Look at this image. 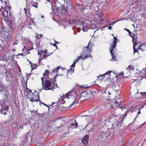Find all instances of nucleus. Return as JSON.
<instances>
[{"label": "nucleus", "instance_id": "nucleus-21", "mask_svg": "<svg viewBox=\"0 0 146 146\" xmlns=\"http://www.w3.org/2000/svg\"><path fill=\"white\" fill-rule=\"evenodd\" d=\"M28 24L30 25H35V23L34 21V19L33 18H31L30 19V22L28 23Z\"/></svg>", "mask_w": 146, "mask_h": 146}, {"label": "nucleus", "instance_id": "nucleus-56", "mask_svg": "<svg viewBox=\"0 0 146 146\" xmlns=\"http://www.w3.org/2000/svg\"><path fill=\"white\" fill-rule=\"evenodd\" d=\"M108 29H109V30H111V26L109 27Z\"/></svg>", "mask_w": 146, "mask_h": 146}, {"label": "nucleus", "instance_id": "nucleus-7", "mask_svg": "<svg viewBox=\"0 0 146 146\" xmlns=\"http://www.w3.org/2000/svg\"><path fill=\"white\" fill-rule=\"evenodd\" d=\"M47 50H45L44 51L43 50H40L38 52V54L40 55V56H43V57H42L41 60H42L43 59L47 58V57L50 55V54L46 55V54L47 53Z\"/></svg>", "mask_w": 146, "mask_h": 146}, {"label": "nucleus", "instance_id": "nucleus-63", "mask_svg": "<svg viewBox=\"0 0 146 146\" xmlns=\"http://www.w3.org/2000/svg\"><path fill=\"white\" fill-rule=\"evenodd\" d=\"M39 35L40 37H42V34Z\"/></svg>", "mask_w": 146, "mask_h": 146}, {"label": "nucleus", "instance_id": "nucleus-39", "mask_svg": "<svg viewBox=\"0 0 146 146\" xmlns=\"http://www.w3.org/2000/svg\"><path fill=\"white\" fill-rule=\"evenodd\" d=\"M82 24L83 27H87V24L85 22H82Z\"/></svg>", "mask_w": 146, "mask_h": 146}, {"label": "nucleus", "instance_id": "nucleus-6", "mask_svg": "<svg viewBox=\"0 0 146 146\" xmlns=\"http://www.w3.org/2000/svg\"><path fill=\"white\" fill-rule=\"evenodd\" d=\"M92 46L90 44V42H89L87 46L84 47L83 49V51L85 53H88V54H90V53L92 51Z\"/></svg>", "mask_w": 146, "mask_h": 146}, {"label": "nucleus", "instance_id": "nucleus-20", "mask_svg": "<svg viewBox=\"0 0 146 146\" xmlns=\"http://www.w3.org/2000/svg\"><path fill=\"white\" fill-rule=\"evenodd\" d=\"M31 4L33 6L36 7V8H38V3L37 2H33L32 1L31 3Z\"/></svg>", "mask_w": 146, "mask_h": 146}, {"label": "nucleus", "instance_id": "nucleus-4", "mask_svg": "<svg viewBox=\"0 0 146 146\" xmlns=\"http://www.w3.org/2000/svg\"><path fill=\"white\" fill-rule=\"evenodd\" d=\"M35 94V93H32V94L31 97L30 96L28 95V97L30 99V100L32 102H36L38 101L41 102L39 98L38 93H37V94Z\"/></svg>", "mask_w": 146, "mask_h": 146}, {"label": "nucleus", "instance_id": "nucleus-52", "mask_svg": "<svg viewBox=\"0 0 146 146\" xmlns=\"http://www.w3.org/2000/svg\"><path fill=\"white\" fill-rule=\"evenodd\" d=\"M54 43L55 44H58V43L57 41H56V40H54Z\"/></svg>", "mask_w": 146, "mask_h": 146}, {"label": "nucleus", "instance_id": "nucleus-60", "mask_svg": "<svg viewBox=\"0 0 146 146\" xmlns=\"http://www.w3.org/2000/svg\"><path fill=\"white\" fill-rule=\"evenodd\" d=\"M54 46L56 47V48L57 47V46L55 44H54Z\"/></svg>", "mask_w": 146, "mask_h": 146}, {"label": "nucleus", "instance_id": "nucleus-35", "mask_svg": "<svg viewBox=\"0 0 146 146\" xmlns=\"http://www.w3.org/2000/svg\"><path fill=\"white\" fill-rule=\"evenodd\" d=\"M27 92L28 94H29L28 95L29 96V95L30 94V93H32V94L33 93L31 92V90L30 89H27Z\"/></svg>", "mask_w": 146, "mask_h": 146}, {"label": "nucleus", "instance_id": "nucleus-61", "mask_svg": "<svg viewBox=\"0 0 146 146\" xmlns=\"http://www.w3.org/2000/svg\"><path fill=\"white\" fill-rule=\"evenodd\" d=\"M126 115H127V114H126L124 116V117H123V120L124 119V118H125V117H126Z\"/></svg>", "mask_w": 146, "mask_h": 146}, {"label": "nucleus", "instance_id": "nucleus-51", "mask_svg": "<svg viewBox=\"0 0 146 146\" xmlns=\"http://www.w3.org/2000/svg\"><path fill=\"white\" fill-rule=\"evenodd\" d=\"M66 3H67L69 1V0H63Z\"/></svg>", "mask_w": 146, "mask_h": 146}, {"label": "nucleus", "instance_id": "nucleus-18", "mask_svg": "<svg viewBox=\"0 0 146 146\" xmlns=\"http://www.w3.org/2000/svg\"><path fill=\"white\" fill-rule=\"evenodd\" d=\"M6 86L5 85L3 84L1 81H0V93L3 91V90L6 89Z\"/></svg>", "mask_w": 146, "mask_h": 146}, {"label": "nucleus", "instance_id": "nucleus-46", "mask_svg": "<svg viewBox=\"0 0 146 146\" xmlns=\"http://www.w3.org/2000/svg\"><path fill=\"white\" fill-rule=\"evenodd\" d=\"M110 119H108L106 120V123L107 122H110Z\"/></svg>", "mask_w": 146, "mask_h": 146}, {"label": "nucleus", "instance_id": "nucleus-17", "mask_svg": "<svg viewBox=\"0 0 146 146\" xmlns=\"http://www.w3.org/2000/svg\"><path fill=\"white\" fill-rule=\"evenodd\" d=\"M105 134L104 132H100L98 133V138L100 140H102L104 137V135Z\"/></svg>", "mask_w": 146, "mask_h": 146}, {"label": "nucleus", "instance_id": "nucleus-43", "mask_svg": "<svg viewBox=\"0 0 146 146\" xmlns=\"http://www.w3.org/2000/svg\"><path fill=\"white\" fill-rule=\"evenodd\" d=\"M105 74H102V75H100L99 77H98V76H97V77H98H98L99 78V77H103H103H104L105 76Z\"/></svg>", "mask_w": 146, "mask_h": 146}, {"label": "nucleus", "instance_id": "nucleus-37", "mask_svg": "<svg viewBox=\"0 0 146 146\" xmlns=\"http://www.w3.org/2000/svg\"><path fill=\"white\" fill-rule=\"evenodd\" d=\"M140 94H141V95L142 96H144L146 95V92H141L140 93Z\"/></svg>", "mask_w": 146, "mask_h": 146}, {"label": "nucleus", "instance_id": "nucleus-32", "mask_svg": "<svg viewBox=\"0 0 146 146\" xmlns=\"http://www.w3.org/2000/svg\"><path fill=\"white\" fill-rule=\"evenodd\" d=\"M133 38H133L132 42L136 41H137V37H135L134 36H133Z\"/></svg>", "mask_w": 146, "mask_h": 146}, {"label": "nucleus", "instance_id": "nucleus-28", "mask_svg": "<svg viewBox=\"0 0 146 146\" xmlns=\"http://www.w3.org/2000/svg\"><path fill=\"white\" fill-rule=\"evenodd\" d=\"M88 29L87 27H83V31L84 32H86L87 31V30Z\"/></svg>", "mask_w": 146, "mask_h": 146}, {"label": "nucleus", "instance_id": "nucleus-44", "mask_svg": "<svg viewBox=\"0 0 146 146\" xmlns=\"http://www.w3.org/2000/svg\"><path fill=\"white\" fill-rule=\"evenodd\" d=\"M110 97H111V95H109H109H108V96L107 97V99L108 100H109L110 99Z\"/></svg>", "mask_w": 146, "mask_h": 146}, {"label": "nucleus", "instance_id": "nucleus-50", "mask_svg": "<svg viewBox=\"0 0 146 146\" xmlns=\"http://www.w3.org/2000/svg\"><path fill=\"white\" fill-rule=\"evenodd\" d=\"M108 92V95L109 96V95H111V92L109 91Z\"/></svg>", "mask_w": 146, "mask_h": 146}, {"label": "nucleus", "instance_id": "nucleus-8", "mask_svg": "<svg viewBox=\"0 0 146 146\" xmlns=\"http://www.w3.org/2000/svg\"><path fill=\"white\" fill-rule=\"evenodd\" d=\"M7 23L8 26L7 27V29L8 28L11 29V30H9L8 31H11V30H14L15 27L14 22H12L11 21H8Z\"/></svg>", "mask_w": 146, "mask_h": 146}, {"label": "nucleus", "instance_id": "nucleus-62", "mask_svg": "<svg viewBox=\"0 0 146 146\" xmlns=\"http://www.w3.org/2000/svg\"><path fill=\"white\" fill-rule=\"evenodd\" d=\"M55 103V102H52V105H54Z\"/></svg>", "mask_w": 146, "mask_h": 146}, {"label": "nucleus", "instance_id": "nucleus-3", "mask_svg": "<svg viewBox=\"0 0 146 146\" xmlns=\"http://www.w3.org/2000/svg\"><path fill=\"white\" fill-rule=\"evenodd\" d=\"M11 7H6L4 9L3 12L2 18L4 20H7L10 18L11 16V14L10 9Z\"/></svg>", "mask_w": 146, "mask_h": 146}, {"label": "nucleus", "instance_id": "nucleus-54", "mask_svg": "<svg viewBox=\"0 0 146 146\" xmlns=\"http://www.w3.org/2000/svg\"><path fill=\"white\" fill-rule=\"evenodd\" d=\"M2 49V48L1 47V45H0V52H1V50Z\"/></svg>", "mask_w": 146, "mask_h": 146}, {"label": "nucleus", "instance_id": "nucleus-1", "mask_svg": "<svg viewBox=\"0 0 146 146\" xmlns=\"http://www.w3.org/2000/svg\"><path fill=\"white\" fill-rule=\"evenodd\" d=\"M43 78H41L42 80V83L43 86L46 88L45 89L46 90H52L53 88V89H54L56 88L57 85L56 84V86H54V84L52 80V79L50 78H49L51 80H47L45 81V83H43Z\"/></svg>", "mask_w": 146, "mask_h": 146}, {"label": "nucleus", "instance_id": "nucleus-23", "mask_svg": "<svg viewBox=\"0 0 146 146\" xmlns=\"http://www.w3.org/2000/svg\"><path fill=\"white\" fill-rule=\"evenodd\" d=\"M31 66L33 69H35L37 68L38 65L36 64H31Z\"/></svg>", "mask_w": 146, "mask_h": 146}, {"label": "nucleus", "instance_id": "nucleus-29", "mask_svg": "<svg viewBox=\"0 0 146 146\" xmlns=\"http://www.w3.org/2000/svg\"><path fill=\"white\" fill-rule=\"evenodd\" d=\"M3 108H2V110H8V107L7 106H5L4 107H3Z\"/></svg>", "mask_w": 146, "mask_h": 146}, {"label": "nucleus", "instance_id": "nucleus-38", "mask_svg": "<svg viewBox=\"0 0 146 146\" xmlns=\"http://www.w3.org/2000/svg\"><path fill=\"white\" fill-rule=\"evenodd\" d=\"M69 96H71V95L69 93H68L66 95V97L67 98H69Z\"/></svg>", "mask_w": 146, "mask_h": 146}, {"label": "nucleus", "instance_id": "nucleus-48", "mask_svg": "<svg viewBox=\"0 0 146 146\" xmlns=\"http://www.w3.org/2000/svg\"><path fill=\"white\" fill-rule=\"evenodd\" d=\"M3 110H1V113H2L4 115L6 114L7 113H6L5 112H3Z\"/></svg>", "mask_w": 146, "mask_h": 146}, {"label": "nucleus", "instance_id": "nucleus-34", "mask_svg": "<svg viewBox=\"0 0 146 146\" xmlns=\"http://www.w3.org/2000/svg\"><path fill=\"white\" fill-rule=\"evenodd\" d=\"M24 9L25 10V13H26V15H27V13H29V10H27V8H24Z\"/></svg>", "mask_w": 146, "mask_h": 146}, {"label": "nucleus", "instance_id": "nucleus-26", "mask_svg": "<svg viewBox=\"0 0 146 146\" xmlns=\"http://www.w3.org/2000/svg\"><path fill=\"white\" fill-rule=\"evenodd\" d=\"M60 68V66H58L56 69H55L54 70H53L52 73H54L55 71H56V72H57L58 71V70Z\"/></svg>", "mask_w": 146, "mask_h": 146}, {"label": "nucleus", "instance_id": "nucleus-27", "mask_svg": "<svg viewBox=\"0 0 146 146\" xmlns=\"http://www.w3.org/2000/svg\"><path fill=\"white\" fill-rule=\"evenodd\" d=\"M5 77L6 78L7 77L8 78H9L10 77H11L9 73H8L7 72H5Z\"/></svg>", "mask_w": 146, "mask_h": 146}, {"label": "nucleus", "instance_id": "nucleus-10", "mask_svg": "<svg viewBox=\"0 0 146 146\" xmlns=\"http://www.w3.org/2000/svg\"><path fill=\"white\" fill-rule=\"evenodd\" d=\"M89 136L88 135H85L82 139V142L84 144H87L88 142Z\"/></svg>", "mask_w": 146, "mask_h": 146}, {"label": "nucleus", "instance_id": "nucleus-58", "mask_svg": "<svg viewBox=\"0 0 146 146\" xmlns=\"http://www.w3.org/2000/svg\"><path fill=\"white\" fill-rule=\"evenodd\" d=\"M17 44V43H16V42H15L13 44V45H15V44Z\"/></svg>", "mask_w": 146, "mask_h": 146}, {"label": "nucleus", "instance_id": "nucleus-33", "mask_svg": "<svg viewBox=\"0 0 146 146\" xmlns=\"http://www.w3.org/2000/svg\"><path fill=\"white\" fill-rule=\"evenodd\" d=\"M137 42V41H136L133 42V47H135V46L138 44Z\"/></svg>", "mask_w": 146, "mask_h": 146}, {"label": "nucleus", "instance_id": "nucleus-15", "mask_svg": "<svg viewBox=\"0 0 146 146\" xmlns=\"http://www.w3.org/2000/svg\"><path fill=\"white\" fill-rule=\"evenodd\" d=\"M119 124V121L115 122V123L112 124V127L114 128H116V130H118L119 129V126L120 125Z\"/></svg>", "mask_w": 146, "mask_h": 146}, {"label": "nucleus", "instance_id": "nucleus-22", "mask_svg": "<svg viewBox=\"0 0 146 146\" xmlns=\"http://www.w3.org/2000/svg\"><path fill=\"white\" fill-rule=\"evenodd\" d=\"M127 70L130 71L133 70L134 68L133 66L131 65H130L127 68Z\"/></svg>", "mask_w": 146, "mask_h": 146}, {"label": "nucleus", "instance_id": "nucleus-59", "mask_svg": "<svg viewBox=\"0 0 146 146\" xmlns=\"http://www.w3.org/2000/svg\"><path fill=\"white\" fill-rule=\"evenodd\" d=\"M140 111L139 110V111L138 112V114H140Z\"/></svg>", "mask_w": 146, "mask_h": 146}, {"label": "nucleus", "instance_id": "nucleus-19", "mask_svg": "<svg viewBox=\"0 0 146 146\" xmlns=\"http://www.w3.org/2000/svg\"><path fill=\"white\" fill-rule=\"evenodd\" d=\"M121 102L120 100L119 99H117V100L115 101L114 104L116 106H120L121 105Z\"/></svg>", "mask_w": 146, "mask_h": 146}, {"label": "nucleus", "instance_id": "nucleus-47", "mask_svg": "<svg viewBox=\"0 0 146 146\" xmlns=\"http://www.w3.org/2000/svg\"><path fill=\"white\" fill-rule=\"evenodd\" d=\"M18 129H23V126H20L19 127H18Z\"/></svg>", "mask_w": 146, "mask_h": 146}, {"label": "nucleus", "instance_id": "nucleus-14", "mask_svg": "<svg viewBox=\"0 0 146 146\" xmlns=\"http://www.w3.org/2000/svg\"><path fill=\"white\" fill-rule=\"evenodd\" d=\"M57 122L58 124H60V125H59V126L57 127L58 128L60 127L61 126H62L64 123L63 121L60 119H57Z\"/></svg>", "mask_w": 146, "mask_h": 146}, {"label": "nucleus", "instance_id": "nucleus-16", "mask_svg": "<svg viewBox=\"0 0 146 146\" xmlns=\"http://www.w3.org/2000/svg\"><path fill=\"white\" fill-rule=\"evenodd\" d=\"M52 1L53 2V3L54 4V5L55 7H56L58 8H60L61 5L60 3L58 2V0H52Z\"/></svg>", "mask_w": 146, "mask_h": 146}, {"label": "nucleus", "instance_id": "nucleus-55", "mask_svg": "<svg viewBox=\"0 0 146 146\" xmlns=\"http://www.w3.org/2000/svg\"><path fill=\"white\" fill-rule=\"evenodd\" d=\"M84 86H82V87L84 88H88V87H84Z\"/></svg>", "mask_w": 146, "mask_h": 146}, {"label": "nucleus", "instance_id": "nucleus-36", "mask_svg": "<svg viewBox=\"0 0 146 146\" xmlns=\"http://www.w3.org/2000/svg\"><path fill=\"white\" fill-rule=\"evenodd\" d=\"M104 134H105V136L106 137H108L109 136V135H110L109 133H105Z\"/></svg>", "mask_w": 146, "mask_h": 146}, {"label": "nucleus", "instance_id": "nucleus-13", "mask_svg": "<svg viewBox=\"0 0 146 146\" xmlns=\"http://www.w3.org/2000/svg\"><path fill=\"white\" fill-rule=\"evenodd\" d=\"M11 36L10 35H8L7 36H5L4 37V40H3V42L5 44H7Z\"/></svg>", "mask_w": 146, "mask_h": 146}, {"label": "nucleus", "instance_id": "nucleus-42", "mask_svg": "<svg viewBox=\"0 0 146 146\" xmlns=\"http://www.w3.org/2000/svg\"><path fill=\"white\" fill-rule=\"evenodd\" d=\"M111 72L110 71H109L107 72L105 74V75H106V74L109 75V74H110Z\"/></svg>", "mask_w": 146, "mask_h": 146}, {"label": "nucleus", "instance_id": "nucleus-64", "mask_svg": "<svg viewBox=\"0 0 146 146\" xmlns=\"http://www.w3.org/2000/svg\"><path fill=\"white\" fill-rule=\"evenodd\" d=\"M29 62L30 64H32V62L30 61H29Z\"/></svg>", "mask_w": 146, "mask_h": 146}, {"label": "nucleus", "instance_id": "nucleus-12", "mask_svg": "<svg viewBox=\"0 0 146 146\" xmlns=\"http://www.w3.org/2000/svg\"><path fill=\"white\" fill-rule=\"evenodd\" d=\"M90 57H91V56L90 54H87L84 56H83L82 55L78 57L77 59L78 60L81 59H82L83 60H84L86 58Z\"/></svg>", "mask_w": 146, "mask_h": 146}, {"label": "nucleus", "instance_id": "nucleus-40", "mask_svg": "<svg viewBox=\"0 0 146 146\" xmlns=\"http://www.w3.org/2000/svg\"><path fill=\"white\" fill-rule=\"evenodd\" d=\"M74 67H72V65L70 66V70H71L72 71H73V72L74 71Z\"/></svg>", "mask_w": 146, "mask_h": 146}, {"label": "nucleus", "instance_id": "nucleus-2", "mask_svg": "<svg viewBox=\"0 0 146 146\" xmlns=\"http://www.w3.org/2000/svg\"><path fill=\"white\" fill-rule=\"evenodd\" d=\"M114 40L113 43L111 44L110 48V51L112 57L111 60V61H114L116 60V57L114 56V50L116 49V46L117 44V40L115 37L113 36Z\"/></svg>", "mask_w": 146, "mask_h": 146}, {"label": "nucleus", "instance_id": "nucleus-11", "mask_svg": "<svg viewBox=\"0 0 146 146\" xmlns=\"http://www.w3.org/2000/svg\"><path fill=\"white\" fill-rule=\"evenodd\" d=\"M0 2L2 9H4L6 8V7H10L9 6H6L7 2L6 1L2 0L0 1Z\"/></svg>", "mask_w": 146, "mask_h": 146}, {"label": "nucleus", "instance_id": "nucleus-30", "mask_svg": "<svg viewBox=\"0 0 146 146\" xmlns=\"http://www.w3.org/2000/svg\"><path fill=\"white\" fill-rule=\"evenodd\" d=\"M129 36L132 38H133V36H135V35L133 34V33H132L131 31L129 32Z\"/></svg>", "mask_w": 146, "mask_h": 146}, {"label": "nucleus", "instance_id": "nucleus-24", "mask_svg": "<svg viewBox=\"0 0 146 146\" xmlns=\"http://www.w3.org/2000/svg\"><path fill=\"white\" fill-rule=\"evenodd\" d=\"M49 74V72L48 70H45V72L43 74L44 75V77L46 75L47 76Z\"/></svg>", "mask_w": 146, "mask_h": 146}, {"label": "nucleus", "instance_id": "nucleus-5", "mask_svg": "<svg viewBox=\"0 0 146 146\" xmlns=\"http://www.w3.org/2000/svg\"><path fill=\"white\" fill-rule=\"evenodd\" d=\"M62 6L63 7L62 8V9L68 13L72 12V10H73L72 6L69 3H68V4L67 3L66 5L64 3V5L61 6L62 7Z\"/></svg>", "mask_w": 146, "mask_h": 146}, {"label": "nucleus", "instance_id": "nucleus-45", "mask_svg": "<svg viewBox=\"0 0 146 146\" xmlns=\"http://www.w3.org/2000/svg\"><path fill=\"white\" fill-rule=\"evenodd\" d=\"M108 105L110 106V104H108ZM114 108V107L112 106H110V109L111 110L113 109Z\"/></svg>", "mask_w": 146, "mask_h": 146}, {"label": "nucleus", "instance_id": "nucleus-25", "mask_svg": "<svg viewBox=\"0 0 146 146\" xmlns=\"http://www.w3.org/2000/svg\"><path fill=\"white\" fill-rule=\"evenodd\" d=\"M78 61V60L77 59H76L74 60L73 62V64L72 65V67H75V65Z\"/></svg>", "mask_w": 146, "mask_h": 146}, {"label": "nucleus", "instance_id": "nucleus-31", "mask_svg": "<svg viewBox=\"0 0 146 146\" xmlns=\"http://www.w3.org/2000/svg\"><path fill=\"white\" fill-rule=\"evenodd\" d=\"M133 49H134V54L136 52H137L138 51V49H136L135 47H133Z\"/></svg>", "mask_w": 146, "mask_h": 146}, {"label": "nucleus", "instance_id": "nucleus-9", "mask_svg": "<svg viewBox=\"0 0 146 146\" xmlns=\"http://www.w3.org/2000/svg\"><path fill=\"white\" fill-rule=\"evenodd\" d=\"M78 123L75 120H73L72 123H70L68 125L69 128L75 129L77 128Z\"/></svg>", "mask_w": 146, "mask_h": 146}, {"label": "nucleus", "instance_id": "nucleus-41", "mask_svg": "<svg viewBox=\"0 0 146 146\" xmlns=\"http://www.w3.org/2000/svg\"><path fill=\"white\" fill-rule=\"evenodd\" d=\"M65 103V101L64 100H62L60 102V104H63Z\"/></svg>", "mask_w": 146, "mask_h": 146}, {"label": "nucleus", "instance_id": "nucleus-53", "mask_svg": "<svg viewBox=\"0 0 146 146\" xmlns=\"http://www.w3.org/2000/svg\"><path fill=\"white\" fill-rule=\"evenodd\" d=\"M125 30H126L127 32H128L129 33V32H130V31H129V29H127L126 28L125 29Z\"/></svg>", "mask_w": 146, "mask_h": 146}, {"label": "nucleus", "instance_id": "nucleus-49", "mask_svg": "<svg viewBox=\"0 0 146 146\" xmlns=\"http://www.w3.org/2000/svg\"><path fill=\"white\" fill-rule=\"evenodd\" d=\"M74 102H75V101H74V100H73V102H72V104L71 105H70V106H69V107L70 108L72 105V104L74 103Z\"/></svg>", "mask_w": 146, "mask_h": 146}, {"label": "nucleus", "instance_id": "nucleus-57", "mask_svg": "<svg viewBox=\"0 0 146 146\" xmlns=\"http://www.w3.org/2000/svg\"><path fill=\"white\" fill-rule=\"evenodd\" d=\"M39 102H40V104L41 103V104H44V103H43V102H40V101H39Z\"/></svg>", "mask_w": 146, "mask_h": 146}]
</instances>
